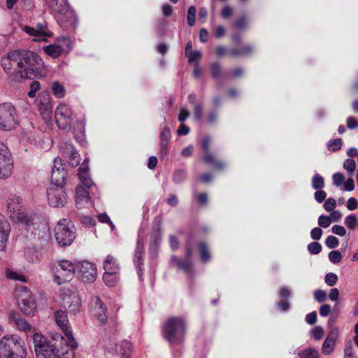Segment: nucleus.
Masks as SVG:
<instances>
[{
    "label": "nucleus",
    "instance_id": "f257e3e1",
    "mask_svg": "<svg viewBox=\"0 0 358 358\" xmlns=\"http://www.w3.org/2000/svg\"><path fill=\"white\" fill-rule=\"evenodd\" d=\"M4 71L17 81L31 79L36 72L44 67L41 58L28 50H14L1 60Z\"/></svg>",
    "mask_w": 358,
    "mask_h": 358
},
{
    "label": "nucleus",
    "instance_id": "f03ea898",
    "mask_svg": "<svg viewBox=\"0 0 358 358\" xmlns=\"http://www.w3.org/2000/svg\"><path fill=\"white\" fill-rule=\"evenodd\" d=\"M32 341L36 358H74L78 347L72 332L67 334V340L55 332L50 333L49 339L41 333H34Z\"/></svg>",
    "mask_w": 358,
    "mask_h": 358
},
{
    "label": "nucleus",
    "instance_id": "7ed1b4c3",
    "mask_svg": "<svg viewBox=\"0 0 358 358\" xmlns=\"http://www.w3.org/2000/svg\"><path fill=\"white\" fill-rule=\"evenodd\" d=\"M27 349L18 336L8 335L0 339V358H27Z\"/></svg>",
    "mask_w": 358,
    "mask_h": 358
},
{
    "label": "nucleus",
    "instance_id": "20e7f679",
    "mask_svg": "<svg viewBox=\"0 0 358 358\" xmlns=\"http://www.w3.org/2000/svg\"><path fill=\"white\" fill-rule=\"evenodd\" d=\"M15 296L22 313L27 316H34L36 312V305L31 292L24 286L15 289Z\"/></svg>",
    "mask_w": 358,
    "mask_h": 358
},
{
    "label": "nucleus",
    "instance_id": "39448f33",
    "mask_svg": "<svg viewBox=\"0 0 358 358\" xmlns=\"http://www.w3.org/2000/svg\"><path fill=\"white\" fill-rule=\"evenodd\" d=\"M185 332V322L180 317H170L164 328V337L171 343L182 340Z\"/></svg>",
    "mask_w": 358,
    "mask_h": 358
},
{
    "label": "nucleus",
    "instance_id": "423d86ee",
    "mask_svg": "<svg viewBox=\"0 0 358 358\" xmlns=\"http://www.w3.org/2000/svg\"><path fill=\"white\" fill-rule=\"evenodd\" d=\"M74 227L66 219L59 221L55 227V236L57 242L62 246L70 245L75 238Z\"/></svg>",
    "mask_w": 358,
    "mask_h": 358
},
{
    "label": "nucleus",
    "instance_id": "0eeeda50",
    "mask_svg": "<svg viewBox=\"0 0 358 358\" xmlns=\"http://www.w3.org/2000/svg\"><path fill=\"white\" fill-rule=\"evenodd\" d=\"M76 270V266L67 259H62L55 266L54 281L59 285L71 281Z\"/></svg>",
    "mask_w": 358,
    "mask_h": 358
},
{
    "label": "nucleus",
    "instance_id": "6e6552de",
    "mask_svg": "<svg viewBox=\"0 0 358 358\" xmlns=\"http://www.w3.org/2000/svg\"><path fill=\"white\" fill-rule=\"evenodd\" d=\"M17 112L13 105L4 103L0 105V129L10 131L17 125Z\"/></svg>",
    "mask_w": 358,
    "mask_h": 358
},
{
    "label": "nucleus",
    "instance_id": "1a4fd4ad",
    "mask_svg": "<svg viewBox=\"0 0 358 358\" xmlns=\"http://www.w3.org/2000/svg\"><path fill=\"white\" fill-rule=\"evenodd\" d=\"M78 278L84 282H93L97 276L96 266L95 264L82 261L76 265Z\"/></svg>",
    "mask_w": 358,
    "mask_h": 358
},
{
    "label": "nucleus",
    "instance_id": "9d476101",
    "mask_svg": "<svg viewBox=\"0 0 358 358\" xmlns=\"http://www.w3.org/2000/svg\"><path fill=\"white\" fill-rule=\"evenodd\" d=\"M13 164L10 154L7 147L0 143V178H6L11 176Z\"/></svg>",
    "mask_w": 358,
    "mask_h": 358
},
{
    "label": "nucleus",
    "instance_id": "9b49d317",
    "mask_svg": "<svg viewBox=\"0 0 358 358\" xmlns=\"http://www.w3.org/2000/svg\"><path fill=\"white\" fill-rule=\"evenodd\" d=\"M66 171L60 158H56L51 174V187H62L65 184Z\"/></svg>",
    "mask_w": 358,
    "mask_h": 358
},
{
    "label": "nucleus",
    "instance_id": "f8f14e48",
    "mask_svg": "<svg viewBox=\"0 0 358 358\" xmlns=\"http://www.w3.org/2000/svg\"><path fill=\"white\" fill-rule=\"evenodd\" d=\"M62 301L64 306L71 313H77L81 306V299L78 292L74 289H68L63 293Z\"/></svg>",
    "mask_w": 358,
    "mask_h": 358
},
{
    "label": "nucleus",
    "instance_id": "ddd939ff",
    "mask_svg": "<svg viewBox=\"0 0 358 358\" xmlns=\"http://www.w3.org/2000/svg\"><path fill=\"white\" fill-rule=\"evenodd\" d=\"M49 204L53 207H63L66 203V194L62 187H50L48 190Z\"/></svg>",
    "mask_w": 358,
    "mask_h": 358
},
{
    "label": "nucleus",
    "instance_id": "4468645a",
    "mask_svg": "<svg viewBox=\"0 0 358 358\" xmlns=\"http://www.w3.org/2000/svg\"><path fill=\"white\" fill-rule=\"evenodd\" d=\"M39 112L46 121L51 120L52 107L50 103V94L47 92H41L36 99Z\"/></svg>",
    "mask_w": 358,
    "mask_h": 358
},
{
    "label": "nucleus",
    "instance_id": "2eb2a0df",
    "mask_svg": "<svg viewBox=\"0 0 358 358\" xmlns=\"http://www.w3.org/2000/svg\"><path fill=\"white\" fill-rule=\"evenodd\" d=\"M55 117L59 127L64 129L72 126L73 113L68 106L62 104L57 107Z\"/></svg>",
    "mask_w": 358,
    "mask_h": 358
},
{
    "label": "nucleus",
    "instance_id": "dca6fc26",
    "mask_svg": "<svg viewBox=\"0 0 358 358\" xmlns=\"http://www.w3.org/2000/svg\"><path fill=\"white\" fill-rule=\"evenodd\" d=\"M94 317L101 324H106L108 321L107 308L99 297L95 296L91 299Z\"/></svg>",
    "mask_w": 358,
    "mask_h": 358
},
{
    "label": "nucleus",
    "instance_id": "f3484780",
    "mask_svg": "<svg viewBox=\"0 0 358 358\" xmlns=\"http://www.w3.org/2000/svg\"><path fill=\"white\" fill-rule=\"evenodd\" d=\"M23 30L30 36L37 37L34 41H46V37L50 36L51 34L48 31L47 23H38L35 28L25 26Z\"/></svg>",
    "mask_w": 358,
    "mask_h": 358
},
{
    "label": "nucleus",
    "instance_id": "a211bd4d",
    "mask_svg": "<svg viewBox=\"0 0 358 358\" xmlns=\"http://www.w3.org/2000/svg\"><path fill=\"white\" fill-rule=\"evenodd\" d=\"M9 318L15 324L19 331H23L27 334H32V336L34 333H38L36 329L17 313L11 312L9 314Z\"/></svg>",
    "mask_w": 358,
    "mask_h": 358
},
{
    "label": "nucleus",
    "instance_id": "6ab92c4d",
    "mask_svg": "<svg viewBox=\"0 0 358 358\" xmlns=\"http://www.w3.org/2000/svg\"><path fill=\"white\" fill-rule=\"evenodd\" d=\"M338 334V329L337 328L331 330L322 345V351L324 355H329L332 352L336 345Z\"/></svg>",
    "mask_w": 358,
    "mask_h": 358
},
{
    "label": "nucleus",
    "instance_id": "aec40b11",
    "mask_svg": "<svg viewBox=\"0 0 358 358\" xmlns=\"http://www.w3.org/2000/svg\"><path fill=\"white\" fill-rule=\"evenodd\" d=\"M10 228L8 222L0 215V252L4 250L10 234Z\"/></svg>",
    "mask_w": 358,
    "mask_h": 358
},
{
    "label": "nucleus",
    "instance_id": "412c9836",
    "mask_svg": "<svg viewBox=\"0 0 358 358\" xmlns=\"http://www.w3.org/2000/svg\"><path fill=\"white\" fill-rule=\"evenodd\" d=\"M85 187L82 184L76 188V203L79 208L84 207L85 204L90 201L89 192Z\"/></svg>",
    "mask_w": 358,
    "mask_h": 358
},
{
    "label": "nucleus",
    "instance_id": "4be33fe9",
    "mask_svg": "<svg viewBox=\"0 0 358 358\" xmlns=\"http://www.w3.org/2000/svg\"><path fill=\"white\" fill-rule=\"evenodd\" d=\"M55 315L56 322L62 328V329L65 333L66 336L67 337V334L72 331L69 330L68 327L69 320L66 312L62 310H59L55 312ZM65 339L67 340V338Z\"/></svg>",
    "mask_w": 358,
    "mask_h": 358
},
{
    "label": "nucleus",
    "instance_id": "5701e85b",
    "mask_svg": "<svg viewBox=\"0 0 358 358\" xmlns=\"http://www.w3.org/2000/svg\"><path fill=\"white\" fill-rule=\"evenodd\" d=\"M11 208V213H10V217L15 221H18L25 224H28L30 222V218L29 215L22 208L15 209L13 207Z\"/></svg>",
    "mask_w": 358,
    "mask_h": 358
},
{
    "label": "nucleus",
    "instance_id": "b1692460",
    "mask_svg": "<svg viewBox=\"0 0 358 358\" xmlns=\"http://www.w3.org/2000/svg\"><path fill=\"white\" fill-rule=\"evenodd\" d=\"M144 250L143 243L141 239L137 241V246L136 251L135 253V259L136 261V269L138 271V277L142 280H143V262H142V255Z\"/></svg>",
    "mask_w": 358,
    "mask_h": 358
},
{
    "label": "nucleus",
    "instance_id": "393cba45",
    "mask_svg": "<svg viewBox=\"0 0 358 358\" xmlns=\"http://www.w3.org/2000/svg\"><path fill=\"white\" fill-rule=\"evenodd\" d=\"M104 271L119 272L120 265L116 257L111 255L106 256L103 262Z\"/></svg>",
    "mask_w": 358,
    "mask_h": 358
},
{
    "label": "nucleus",
    "instance_id": "a878e982",
    "mask_svg": "<svg viewBox=\"0 0 358 358\" xmlns=\"http://www.w3.org/2000/svg\"><path fill=\"white\" fill-rule=\"evenodd\" d=\"M171 138V131L167 127H164L160 135L161 140V152L166 155L168 150L169 143Z\"/></svg>",
    "mask_w": 358,
    "mask_h": 358
},
{
    "label": "nucleus",
    "instance_id": "bb28decb",
    "mask_svg": "<svg viewBox=\"0 0 358 358\" xmlns=\"http://www.w3.org/2000/svg\"><path fill=\"white\" fill-rule=\"evenodd\" d=\"M78 176L82 181L83 185H84L86 188H90L93 182L89 177V168L87 166H83V167H80L78 169Z\"/></svg>",
    "mask_w": 358,
    "mask_h": 358
},
{
    "label": "nucleus",
    "instance_id": "cd10ccee",
    "mask_svg": "<svg viewBox=\"0 0 358 358\" xmlns=\"http://www.w3.org/2000/svg\"><path fill=\"white\" fill-rule=\"evenodd\" d=\"M119 272L104 271L103 280L109 287L115 286L119 280Z\"/></svg>",
    "mask_w": 358,
    "mask_h": 358
},
{
    "label": "nucleus",
    "instance_id": "c85d7f7f",
    "mask_svg": "<svg viewBox=\"0 0 358 358\" xmlns=\"http://www.w3.org/2000/svg\"><path fill=\"white\" fill-rule=\"evenodd\" d=\"M113 352L117 354H120L123 357L129 355L131 352V343L130 341L124 340L122 341L118 345L116 346Z\"/></svg>",
    "mask_w": 358,
    "mask_h": 358
},
{
    "label": "nucleus",
    "instance_id": "c756f323",
    "mask_svg": "<svg viewBox=\"0 0 358 358\" xmlns=\"http://www.w3.org/2000/svg\"><path fill=\"white\" fill-rule=\"evenodd\" d=\"M45 52L53 57H58L63 52V48L61 45L57 44H50L44 47Z\"/></svg>",
    "mask_w": 358,
    "mask_h": 358
},
{
    "label": "nucleus",
    "instance_id": "7c9ffc66",
    "mask_svg": "<svg viewBox=\"0 0 358 358\" xmlns=\"http://www.w3.org/2000/svg\"><path fill=\"white\" fill-rule=\"evenodd\" d=\"M22 199L19 196L13 195L8 200V210L11 213V208L13 207L15 209L22 208Z\"/></svg>",
    "mask_w": 358,
    "mask_h": 358
},
{
    "label": "nucleus",
    "instance_id": "2f4dec72",
    "mask_svg": "<svg viewBox=\"0 0 358 358\" xmlns=\"http://www.w3.org/2000/svg\"><path fill=\"white\" fill-rule=\"evenodd\" d=\"M52 90L54 95L59 99L64 97L65 94L64 87L57 81L52 83Z\"/></svg>",
    "mask_w": 358,
    "mask_h": 358
},
{
    "label": "nucleus",
    "instance_id": "473e14b6",
    "mask_svg": "<svg viewBox=\"0 0 358 358\" xmlns=\"http://www.w3.org/2000/svg\"><path fill=\"white\" fill-rule=\"evenodd\" d=\"M299 357L301 358H318L319 355L316 350L313 348H306L299 352Z\"/></svg>",
    "mask_w": 358,
    "mask_h": 358
},
{
    "label": "nucleus",
    "instance_id": "72a5a7b5",
    "mask_svg": "<svg viewBox=\"0 0 358 358\" xmlns=\"http://www.w3.org/2000/svg\"><path fill=\"white\" fill-rule=\"evenodd\" d=\"M324 186V178L319 174H315L312 179V187L314 189H320Z\"/></svg>",
    "mask_w": 358,
    "mask_h": 358
},
{
    "label": "nucleus",
    "instance_id": "f704fd0d",
    "mask_svg": "<svg viewBox=\"0 0 358 358\" xmlns=\"http://www.w3.org/2000/svg\"><path fill=\"white\" fill-rule=\"evenodd\" d=\"M201 259L203 262H207L210 259V255L206 243H201L199 244Z\"/></svg>",
    "mask_w": 358,
    "mask_h": 358
},
{
    "label": "nucleus",
    "instance_id": "c9c22d12",
    "mask_svg": "<svg viewBox=\"0 0 358 358\" xmlns=\"http://www.w3.org/2000/svg\"><path fill=\"white\" fill-rule=\"evenodd\" d=\"M343 168L348 172L350 176H352L356 169L355 161L352 159H347L343 164Z\"/></svg>",
    "mask_w": 358,
    "mask_h": 358
},
{
    "label": "nucleus",
    "instance_id": "e433bc0d",
    "mask_svg": "<svg viewBox=\"0 0 358 358\" xmlns=\"http://www.w3.org/2000/svg\"><path fill=\"white\" fill-rule=\"evenodd\" d=\"M196 9L194 6H191L188 8L187 13V24L189 27H192L195 22Z\"/></svg>",
    "mask_w": 358,
    "mask_h": 358
},
{
    "label": "nucleus",
    "instance_id": "4c0bfd02",
    "mask_svg": "<svg viewBox=\"0 0 358 358\" xmlns=\"http://www.w3.org/2000/svg\"><path fill=\"white\" fill-rule=\"evenodd\" d=\"M6 277L11 280H20L22 282L25 281V278L23 275L17 273V272L11 270V269H7L6 271Z\"/></svg>",
    "mask_w": 358,
    "mask_h": 358
},
{
    "label": "nucleus",
    "instance_id": "58836bf2",
    "mask_svg": "<svg viewBox=\"0 0 358 358\" xmlns=\"http://www.w3.org/2000/svg\"><path fill=\"white\" fill-rule=\"evenodd\" d=\"M327 147L332 152L339 150L342 147V141L340 138L334 139L328 143Z\"/></svg>",
    "mask_w": 358,
    "mask_h": 358
},
{
    "label": "nucleus",
    "instance_id": "ea45409f",
    "mask_svg": "<svg viewBox=\"0 0 358 358\" xmlns=\"http://www.w3.org/2000/svg\"><path fill=\"white\" fill-rule=\"evenodd\" d=\"M186 57L188 59L189 63H192L194 61L199 60L201 57V53L199 50H193L189 52H186Z\"/></svg>",
    "mask_w": 358,
    "mask_h": 358
},
{
    "label": "nucleus",
    "instance_id": "a19ab883",
    "mask_svg": "<svg viewBox=\"0 0 358 358\" xmlns=\"http://www.w3.org/2000/svg\"><path fill=\"white\" fill-rule=\"evenodd\" d=\"M329 259L332 263L337 264L341 261V253L338 250H332L329 253Z\"/></svg>",
    "mask_w": 358,
    "mask_h": 358
},
{
    "label": "nucleus",
    "instance_id": "79ce46f5",
    "mask_svg": "<svg viewBox=\"0 0 358 358\" xmlns=\"http://www.w3.org/2000/svg\"><path fill=\"white\" fill-rule=\"evenodd\" d=\"M41 88L40 83L38 81H34L30 84L29 91L28 92V96L30 98H34L36 96V93L39 91Z\"/></svg>",
    "mask_w": 358,
    "mask_h": 358
},
{
    "label": "nucleus",
    "instance_id": "37998d69",
    "mask_svg": "<svg viewBox=\"0 0 358 358\" xmlns=\"http://www.w3.org/2000/svg\"><path fill=\"white\" fill-rule=\"evenodd\" d=\"M339 241L338 239L334 236H329L327 238L325 241V245L329 248H335L338 245Z\"/></svg>",
    "mask_w": 358,
    "mask_h": 358
},
{
    "label": "nucleus",
    "instance_id": "c03bdc74",
    "mask_svg": "<svg viewBox=\"0 0 358 358\" xmlns=\"http://www.w3.org/2000/svg\"><path fill=\"white\" fill-rule=\"evenodd\" d=\"M357 220L355 215H350L347 216L345 219V224L347 225V227L350 229H354L356 224H357Z\"/></svg>",
    "mask_w": 358,
    "mask_h": 358
},
{
    "label": "nucleus",
    "instance_id": "a18cd8bd",
    "mask_svg": "<svg viewBox=\"0 0 358 358\" xmlns=\"http://www.w3.org/2000/svg\"><path fill=\"white\" fill-rule=\"evenodd\" d=\"M252 51V48L250 45L244 47L242 50H234L231 52V54L234 56H240L247 54H250Z\"/></svg>",
    "mask_w": 358,
    "mask_h": 358
},
{
    "label": "nucleus",
    "instance_id": "49530a36",
    "mask_svg": "<svg viewBox=\"0 0 358 358\" xmlns=\"http://www.w3.org/2000/svg\"><path fill=\"white\" fill-rule=\"evenodd\" d=\"M324 280L329 286L332 287L336 283L338 276L334 273H328L325 276Z\"/></svg>",
    "mask_w": 358,
    "mask_h": 358
},
{
    "label": "nucleus",
    "instance_id": "de8ad7c7",
    "mask_svg": "<svg viewBox=\"0 0 358 358\" xmlns=\"http://www.w3.org/2000/svg\"><path fill=\"white\" fill-rule=\"evenodd\" d=\"M212 76L214 78H218L222 73V67L218 62H215L211 65Z\"/></svg>",
    "mask_w": 358,
    "mask_h": 358
},
{
    "label": "nucleus",
    "instance_id": "09e8293b",
    "mask_svg": "<svg viewBox=\"0 0 358 358\" xmlns=\"http://www.w3.org/2000/svg\"><path fill=\"white\" fill-rule=\"evenodd\" d=\"M308 251L313 255H317L321 252L322 246L317 242H313L308 245Z\"/></svg>",
    "mask_w": 358,
    "mask_h": 358
},
{
    "label": "nucleus",
    "instance_id": "8fccbe9b",
    "mask_svg": "<svg viewBox=\"0 0 358 358\" xmlns=\"http://www.w3.org/2000/svg\"><path fill=\"white\" fill-rule=\"evenodd\" d=\"M331 223V220L329 216L320 215L318 218V224L323 228L328 227Z\"/></svg>",
    "mask_w": 358,
    "mask_h": 358
},
{
    "label": "nucleus",
    "instance_id": "3c124183",
    "mask_svg": "<svg viewBox=\"0 0 358 358\" xmlns=\"http://www.w3.org/2000/svg\"><path fill=\"white\" fill-rule=\"evenodd\" d=\"M336 206V200L333 198H329L324 201V208L327 211H332Z\"/></svg>",
    "mask_w": 358,
    "mask_h": 358
},
{
    "label": "nucleus",
    "instance_id": "603ef678",
    "mask_svg": "<svg viewBox=\"0 0 358 358\" xmlns=\"http://www.w3.org/2000/svg\"><path fill=\"white\" fill-rule=\"evenodd\" d=\"M315 299L319 303L324 302L327 299V294L322 289H317L315 292L314 294Z\"/></svg>",
    "mask_w": 358,
    "mask_h": 358
},
{
    "label": "nucleus",
    "instance_id": "864d4df0",
    "mask_svg": "<svg viewBox=\"0 0 358 358\" xmlns=\"http://www.w3.org/2000/svg\"><path fill=\"white\" fill-rule=\"evenodd\" d=\"M345 180V177L341 173H336L333 175V182L336 186H340Z\"/></svg>",
    "mask_w": 358,
    "mask_h": 358
},
{
    "label": "nucleus",
    "instance_id": "5fc2aeb1",
    "mask_svg": "<svg viewBox=\"0 0 358 358\" xmlns=\"http://www.w3.org/2000/svg\"><path fill=\"white\" fill-rule=\"evenodd\" d=\"M331 231L334 234L340 236H343L346 234L345 229L341 225H334L331 228Z\"/></svg>",
    "mask_w": 358,
    "mask_h": 358
},
{
    "label": "nucleus",
    "instance_id": "6e6d98bb",
    "mask_svg": "<svg viewBox=\"0 0 358 358\" xmlns=\"http://www.w3.org/2000/svg\"><path fill=\"white\" fill-rule=\"evenodd\" d=\"M313 337L316 340H320L324 334V330L322 327H316L312 330Z\"/></svg>",
    "mask_w": 358,
    "mask_h": 358
},
{
    "label": "nucleus",
    "instance_id": "4d7b16f0",
    "mask_svg": "<svg viewBox=\"0 0 358 358\" xmlns=\"http://www.w3.org/2000/svg\"><path fill=\"white\" fill-rule=\"evenodd\" d=\"M232 14L233 9L229 5H226L221 11V15L224 19H227L230 17L232 15Z\"/></svg>",
    "mask_w": 358,
    "mask_h": 358
},
{
    "label": "nucleus",
    "instance_id": "13d9d810",
    "mask_svg": "<svg viewBox=\"0 0 358 358\" xmlns=\"http://www.w3.org/2000/svg\"><path fill=\"white\" fill-rule=\"evenodd\" d=\"M178 267L180 270L190 271L192 268L191 262L189 260L178 262Z\"/></svg>",
    "mask_w": 358,
    "mask_h": 358
},
{
    "label": "nucleus",
    "instance_id": "bf43d9fd",
    "mask_svg": "<svg viewBox=\"0 0 358 358\" xmlns=\"http://www.w3.org/2000/svg\"><path fill=\"white\" fill-rule=\"evenodd\" d=\"M326 196L327 194L322 189H317V191H316L314 194L315 199L319 203L324 201L326 199Z\"/></svg>",
    "mask_w": 358,
    "mask_h": 358
},
{
    "label": "nucleus",
    "instance_id": "052dcab7",
    "mask_svg": "<svg viewBox=\"0 0 358 358\" xmlns=\"http://www.w3.org/2000/svg\"><path fill=\"white\" fill-rule=\"evenodd\" d=\"M311 238L313 240H320L322 235V231L320 228L315 227L310 232Z\"/></svg>",
    "mask_w": 358,
    "mask_h": 358
},
{
    "label": "nucleus",
    "instance_id": "680f3d73",
    "mask_svg": "<svg viewBox=\"0 0 358 358\" xmlns=\"http://www.w3.org/2000/svg\"><path fill=\"white\" fill-rule=\"evenodd\" d=\"M99 218V220L101 222H103V223H108L111 227L112 229H114V224L113 223L110 221V217H108V215L106 213H102L101 215H99L98 217Z\"/></svg>",
    "mask_w": 358,
    "mask_h": 358
},
{
    "label": "nucleus",
    "instance_id": "e2e57ef3",
    "mask_svg": "<svg viewBox=\"0 0 358 358\" xmlns=\"http://www.w3.org/2000/svg\"><path fill=\"white\" fill-rule=\"evenodd\" d=\"M358 206V202L355 198L351 197L347 201V208L350 210L356 209Z\"/></svg>",
    "mask_w": 358,
    "mask_h": 358
},
{
    "label": "nucleus",
    "instance_id": "0e129e2a",
    "mask_svg": "<svg viewBox=\"0 0 358 358\" xmlns=\"http://www.w3.org/2000/svg\"><path fill=\"white\" fill-rule=\"evenodd\" d=\"M306 321L308 324L313 325L317 321L316 312H312L306 316Z\"/></svg>",
    "mask_w": 358,
    "mask_h": 358
},
{
    "label": "nucleus",
    "instance_id": "69168bd1",
    "mask_svg": "<svg viewBox=\"0 0 358 358\" xmlns=\"http://www.w3.org/2000/svg\"><path fill=\"white\" fill-rule=\"evenodd\" d=\"M190 113L186 108H181L178 115V120L183 122L189 116Z\"/></svg>",
    "mask_w": 358,
    "mask_h": 358
},
{
    "label": "nucleus",
    "instance_id": "338daca9",
    "mask_svg": "<svg viewBox=\"0 0 358 358\" xmlns=\"http://www.w3.org/2000/svg\"><path fill=\"white\" fill-rule=\"evenodd\" d=\"M319 312L321 316L326 317L330 313L331 307L328 304H324L320 306Z\"/></svg>",
    "mask_w": 358,
    "mask_h": 358
},
{
    "label": "nucleus",
    "instance_id": "774afa93",
    "mask_svg": "<svg viewBox=\"0 0 358 358\" xmlns=\"http://www.w3.org/2000/svg\"><path fill=\"white\" fill-rule=\"evenodd\" d=\"M78 157L79 155L77 152H72L70 155L69 163L73 166H78L79 164Z\"/></svg>",
    "mask_w": 358,
    "mask_h": 358
}]
</instances>
